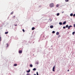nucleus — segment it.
Listing matches in <instances>:
<instances>
[{
  "instance_id": "1",
  "label": "nucleus",
  "mask_w": 75,
  "mask_h": 75,
  "mask_svg": "<svg viewBox=\"0 0 75 75\" xmlns=\"http://www.w3.org/2000/svg\"><path fill=\"white\" fill-rule=\"evenodd\" d=\"M54 6V4L53 3H50V6L51 8H52Z\"/></svg>"
},
{
  "instance_id": "2",
  "label": "nucleus",
  "mask_w": 75,
  "mask_h": 75,
  "mask_svg": "<svg viewBox=\"0 0 75 75\" xmlns=\"http://www.w3.org/2000/svg\"><path fill=\"white\" fill-rule=\"evenodd\" d=\"M55 68V66H54V67L53 68V69H52V71H55V70H54Z\"/></svg>"
},
{
  "instance_id": "3",
  "label": "nucleus",
  "mask_w": 75,
  "mask_h": 75,
  "mask_svg": "<svg viewBox=\"0 0 75 75\" xmlns=\"http://www.w3.org/2000/svg\"><path fill=\"white\" fill-rule=\"evenodd\" d=\"M72 26L70 25L68 26V29H69L70 28V27H72Z\"/></svg>"
},
{
  "instance_id": "4",
  "label": "nucleus",
  "mask_w": 75,
  "mask_h": 75,
  "mask_svg": "<svg viewBox=\"0 0 75 75\" xmlns=\"http://www.w3.org/2000/svg\"><path fill=\"white\" fill-rule=\"evenodd\" d=\"M19 53H22V50H19Z\"/></svg>"
},
{
  "instance_id": "5",
  "label": "nucleus",
  "mask_w": 75,
  "mask_h": 75,
  "mask_svg": "<svg viewBox=\"0 0 75 75\" xmlns=\"http://www.w3.org/2000/svg\"><path fill=\"white\" fill-rule=\"evenodd\" d=\"M53 27H54V26H53L51 25V26H50V28H53Z\"/></svg>"
},
{
  "instance_id": "6",
  "label": "nucleus",
  "mask_w": 75,
  "mask_h": 75,
  "mask_svg": "<svg viewBox=\"0 0 75 75\" xmlns=\"http://www.w3.org/2000/svg\"><path fill=\"white\" fill-rule=\"evenodd\" d=\"M17 64H14L13 65V66H14V67H16V66H17Z\"/></svg>"
},
{
  "instance_id": "7",
  "label": "nucleus",
  "mask_w": 75,
  "mask_h": 75,
  "mask_svg": "<svg viewBox=\"0 0 75 75\" xmlns=\"http://www.w3.org/2000/svg\"><path fill=\"white\" fill-rule=\"evenodd\" d=\"M35 29V27H33V28H32V30H34Z\"/></svg>"
},
{
  "instance_id": "8",
  "label": "nucleus",
  "mask_w": 75,
  "mask_h": 75,
  "mask_svg": "<svg viewBox=\"0 0 75 75\" xmlns=\"http://www.w3.org/2000/svg\"><path fill=\"white\" fill-rule=\"evenodd\" d=\"M59 32H57L56 33V35H59Z\"/></svg>"
},
{
  "instance_id": "9",
  "label": "nucleus",
  "mask_w": 75,
  "mask_h": 75,
  "mask_svg": "<svg viewBox=\"0 0 75 75\" xmlns=\"http://www.w3.org/2000/svg\"><path fill=\"white\" fill-rule=\"evenodd\" d=\"M66 23V21H64V22H63V25H64V24H65V23Z\"/></svg>"
},
{
  "instance_id": "10",
  "label": "nucleus",
  "mask_w": 75,
  "mask_h": 75,
  "mask_svg": "<svg viewBox=\"0 0 75 75\" xmlns=\"http://www.w3.org/2000/svg\"><path fill=\"white\" fill-rule=\"evenodd\" d=\"M30 72V69H29V70L27 71V72Z\"/></svg>"
},
{
  "instance_id": "11",
  "label": "nucleus",
  "mask_w": 75,
  "mask_h": 75,
  "mask_svg": "<svg viewBox=\"0 0 75 75\" xmlns=\"http://www.w3.org/2000/svg\"><path fill=\"white\" fill-rule=\"evenodd\" d=\"M36 70V68H34L33 69V70H34V71H35V70Z\"/></svg>"
},
{
  "instance_id": "12",
  "label": "nucleus",
  "mask_w": 75,
  "mask_h": 75,
  "mask_svg": "<svg viewBox=\"0 0 75 75\" xmlns=\"http://www.w3.org/2000/svg\"><path fill=\"white\" fill-rule=\"evenodd\" d=\"M73 13H71V14H70V16H73Z\"/></svg>"
},
{
  "instance_id": "13",
  "label": "nucleus",
  "mask_w": 75,
  "mask_h": 75,
  "mask_svg": "<svg viewBox=\"0 0 75 75\" xmlns=\"http://www.w3.org/2000/svg\"><path fill=\"white\" fill-rule=\"evenodd\" d=\"M57 16H58L59 15V13H57Z\"/></svg>"
},
{
  "instance_id": "14",
  "label": "nucleus",
  "mask_w": 75,
  "mask_h": 75,
  "mask_svg": "<svg viewBox=\"0 0 75 75\" xmlns=\"http://www.w3.org/2000/svg\"><path fill=\"white\" fill-rule=\"evenodd\" d=\"M59 25H62V23H61V22H60V23H59Z\"/></svg>"
},
{
  "instance_id": "15",
  "label": "nucleus",
  "mask_w": 75,
  "mask_h": 75,
  "mask_svg": "<svg viewBox=\"0 0 75 75\" xmlns=\"http://www.w3.org/2000/svg\"><path fill=\"white\" fill-rule=\"evenodd\" d=\"M13 13H14V12L13 11L11 13V14L12 15L13 14Z\"/></svg>"
},
{
  "instance_id": "16",
  "label": "nucleus",
  "mask_w": 75,
  "mask_h": 75,
  "mask_svg": "<svg viewBox=\"0 0 75 75\" xmlns=\"http://www.w3.org/2000/svg\"><path fill=\"white\" fill-rule=\"evenodd\" d=\"M8 32H5V34H7V33H8Z\"/></svg>"
},
{
  "instance_id": "17",
  "label": "nucleus",
  "mask_w": 75,
  "mask_h": 75,
  "mask_svg": "<svg viewBox=\"0 0 75 75\" xmlns=\"http://www.w3.org/2000/svg\"><path fill=\"white\" fill-rule=\"evenodd\" d=\"M30 67H33V65H32V64H30Z\"/></svg>"
},
{
  "instance_id": "18",
  "label": "nucleus",
  "mask_w": 75,
  "mask_h": 75,
  "mask_svg": "<svg viewBox=\"0 0 75 75\" xmlns=\"http://www.w3.org/2000/svg\"><path fill=\"white\" fill-rule=\"evenodd\" d=\"M75 32H74H74H73V33H72V34H73V35H74V34H75Z\"/></svg>"
},
{
  "instance_id": "19",
  "label": "nucleus",
  "mask_w": 75,
  "mask_h": 75,
  "mask_svg": "<svg viewBox=\"0 0 75 75\" xmlns=\"http://www.w3.org/2000/svg\"><path fill=\"white\" fill-rule=\"evenodd\" d=\"M66 27L67 28H68V25H66Z\"/></svg>"
},
{
  "instance_id": "20",
  "label": "nucleus",
  "mask_w": 75,
  "mask_h": 75,
  "mask_svg": "<svg viewBox=\"0 0 75 75\" xmlns=\"http://www.w3.org/2000/svg\"><path fill=\"white\" fill-rule=\"evenodd\" d=\"M55 32L54 31H52V33H53V34H54V33H55Z\"/></svg>"
},
{
  "instance_id": "21",
  "label": "nucleus",
  "mask_w": 75,
  "mask_h": 75,
  "mask_svg": "<svg viewBox=\"0 0 75 75\" xmlns=\"http://www.w3.org/2000/svg\"><path fill=\"white\" fill-rule=\"evenodd\" d=\"M63 28L64 29H65V26H64L63 27Z\"/></svg>"
},
{
  "instance_id": "22",
  "label": "nucleus",
  "mask_w": 75,
  "mask_h": 75,
  "mask_svg": "<svg viewBox=\"0 0 75 75\" xmlns=\"http://www.w3.org/2000/svg\"><path fill=\"white\" fill-rule=\"evenodd\" d=\"M59 6V5H58V4H57L56 5V7H58Z\"/></svg>"
},
{
  "instance_id": "23",
  "label": "nucleus",
  "mask_w": 75,
  "mask_h": 75,
  "mask_svg": "<svg viewBox=\"0 0 75 75\" xmlns=\"http://www.w3.org/2000/svg\"><path fill=\"white\" fill-rule=\"evenodd\" d=\"M6 46H7L6 47H8V44H6Z\"/></svg>"
},
{
  "instance_id": "24",
  "label": "nucleus",
  "mask_w": 75,
  "mask_h": 75,
  "mask_svg": "<svg viewBox=\"0 0 75 75\" xmlns=\"http://www.w3.org/2000/svg\"><path fill=\"white\" fill-rule=\"evenodd\" d=\"M36 74H37V75H39L38 72H37Z\"/></svg>"
},
{
  "instance_id": "25",
  "label": "nucleus",
  "mask_w": 75,
  "mask_h": 75,
  "mask_svg": "<svg viewBox=\"0 0 75 75\" xmlns=\"http://www.w3.org/2000/svg\"><path fill=\"white\" fill-rule=\"evenodd\" d=\"M68 0H65V2H68Z\"/></svg>"
},
{
  "instance_id": "26",
  "label": "nucleus",
  "mask_w": 75,
  "mask_h": 75,
  "mask_svg": "<svg viewBox=\"0 0 75 75\" xmlns=\"http://www.w3.org/2000/svg\"><path fill=\"white\" fill-rule=\"evenodd\" d=\"M26 75H30V74H26Z\"/></svg>"
},
{
  "instance_id": "27",
  "label": "nucleus",
  "mask_w": 75,
  "mask_h": 75,
  "mask_svg": "<svg viewBox=\"0 0 75 75\" xmlns=\"http://www.w3.org/2000/svg\"><path fill=\"white\" fill-rule=\"evenodd\" d=\"M75 14H73V17H75Z\"/></svg>"
},
{
  "instance_id": "28",
  "label": "nucleus",
  "mask_w": 75,
  "mask_h": 75,
  "mask_svg": "<svg viewBox=\"0 0 75 75\" xmlns=\"http://www.w3.org/2000/svg\"><path fill=\"white\" fill-rule=\"evenodd\" d=\"M74 27H75V24H74Z\"/></svg>"
},
{
  "instance_id": "29",
  "label": "nucleus",
  "mask_w": 75,
  "mask_h": 75,
  "mask_svg": "<svg viewBox=\"0 0 75 75\" xmlns=\"http://www.w3.org/2000/svg\"><path fill=\"white\" fill-rule=\"evenodd\" d=\"M23 32H25V30H24V29H23Z\"/></svg>"
},
{
  "instance_id": "30",
  "label": "nucleus",
  "mask_w": 75,
  "mask_h": 75,
  "mask_svg": "<svg viewBox=\"0 0 75 75\" xmlns=\"http://www.w3.org/2000/svg\"><path fill=\"white\" fill-rule=\"evenodd\" d=\"M15 26H17V25L16 24V25H14Z\"/></svg>"
},
{
  "instance_id": "31",
  "label": "nucleus",
  "mask_w": 75,
  "mask_h": 75,
  "mask_svg": "<svg viewBox=\"0 0 75 75\" xmlns=\"http://www.w3.org/2000/svg\"><path fill=\"white\" fill-rule=\"evenodd\" d=\"M15 16H13V18H15Z\"/></svg>"
},
{
  "instance_id": "32",
  "label": "nucleus",
  "mask_w": 75,
  "mask_h": 75,
  "mask_svg": "<svg viewBox=\"0 0 75 75\" xmlns=\"http://www.w3.org/2000/svg\"><path fill=\"white\" fill-rule=\"evenodd\" d=\"M1 40V37H0V41Z\"/></svg>"
},
{
  "instance_id": "33",
  "label": "nucleus",
  "mask_w": 75,
  "mask_h": 75,
  "mask_svg": "<svg viewBox=\"0 0 75 75\" xmlns=\"http://www.w3.org/2000/svg\"><path fill=\"white\" fill-rule=\"evenodd\" d=\"M64 12V11H63V12H62V13H63Z\"/></svg>"
},
{
  "instance_id": "34",
  "label": "nucleus",
  "mask_w": 75,
  "mask_h": 75,
  "mask_svg": "<svg viewBox=\"0 0 75 75\" xmlns=\"http://www.w3.org/2000/svg\"><path fill=\"white\" fill-rule=\"evenodd\" d=\"M69 71V70H68L67 71Z\"/></svg>"
},
{
  "instance_id": "35",
  "label": "nucleus",
  "mask_w": 75,
  "mask_h": 75,
  "mask_svg": "<svg viewBox=\"0 0 75 75\" xmlns=\"http://www.w3.org/2000/svg\"><path fill=\"white\" fill-rule=\"evenodd\" d=\"M34 75H36V74H34Z\"/></svg>"
}]
</instances>
